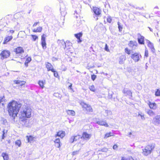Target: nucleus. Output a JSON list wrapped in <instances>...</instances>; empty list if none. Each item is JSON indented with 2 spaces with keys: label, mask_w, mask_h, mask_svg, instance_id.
<instances>
[{
  "label": "nucleus",
  "mask_w": 160,
  "mask_h": 160,
  "mask_svg": "<svg viewBox=\"0 0 160 160\" xmlns=\"http://www.w3.org/2000/svg\"><path fill=\"white\" fill-rule=\"evenodd\" d=\"M21 106L20 103H19L14 101L10 102L8 104V108L9 114L13 119L17 116Z\"/></svg>",
  "instance_id": "1"
},
{
  "label": "nucleus",
  "mask_w": 160,
  "mask_h": 160,
  "mask_svg": "<svg viewBox=\"0 0 160 160\" xmlns=\"http://www.w3.org/2000/svg\"><path fill=\"white\" fill-rule=\"evenodd\" d=\"M32 110L29 106L24 105L22 106L20 112L19 119L24 124L28 121L27 118L31 116Z\"/></svg>",
  "instance_id": "2"
},
{
  "label": "nucleus",
  "mask_w": 160,
  "mask_h": 160,
  "mask_svg": "<svg viewBox=\"0 0 160 160\" xmlns=\"http://www.w3.org/2000/svg\"><path fill=\"white\" fill-rule=\"evenodd\" d=\"M155 147V144H151L147 145L142 150V154L145 156H148V155L150 154L152 151L153 150Z\"/></svg>",
  "instance_id": "3"
},
{
  "label": "nucleus",
  "mask_w": 160,
  "mask_h": 160,
  "mask_svg": "<svg viewBox=\"0 0 160 160\" xmlns=\"http://www.w3.org/2000/svg\"><path fill=\"white\" fill-rule=\"evenodd\" d=\"M81 105L82 106L83 109H85L88 112H92V109L90 105L84 102H82Z\"/></svg>",
  "instance_id": "4"
},
{
  "label": "nucleus",
  "mask_w": 160,
  "mask_h": 160,
  "mask_svg": "<svg viewBox=\"0 0 160 160\" xmlns=\"http://www.w3.org/2000/svg\"><path fill=\"white\" fill-rule=\"evenodd\" d=\"M131 58L135 62H138L140 59V57L141 56L139 53H135L133 54H132L131 55Z\"/></svg>",
  "instance_id": "5"
},
{
  "label": "nucleus",
  "mask_w": 160,
  "mask_h": 160,
  "mask_svg": "<svg viewBox=\"0 0 160 160\" xmlns=\"http://www.w3.org/2000/svg\"><path fill=\"white\" fill-rule=\"evenodd\" d=\"M152 123L156 125H158L160 124V115H157L153 118Z\"/></svg>",
  "instance_id": "6"
},
{
  "label": "nucleus",
  "mask_w": 160,
  "mask_h": 160,
  "mask_svg": "<svg viewBox=\"0 0 160 160\" xmlns=\"http://www.w3.org/2000/svg\"><path fill=\"white\" fill-rule=\"evenodd\" d=\"M57 42L61 48H63L64 49L67 48L66 43L63 40L58 39Z\"/></svg>",
  "instance_id": "7"
},
{
  "label": "nucleus",
  "mask_w": 160,
  "mask_h": 160,
  "mask_svg": "<svg viewBox=\"0 0 160 160\" xmlns=\"http://www.w3.org/2000/svg\"><path fill=\"white\" fill-rule=\"evenodd\" d=\"M10 52L7 50H4L0 54L1 57L3 59L7 58L9 57L10 55Z\"/></svg>",
  "instance_id": "8"
},
{
  "label": "nucleus",
  "mask_w": 160,
  "mask_h": 160,
  "mask_svg": "<svg viewBox=\"0 0 160 160\" xmlns=\"http://www.w3.org/2000/svg\"><path fill=\"white\" fill-rule=\"evenodd\" d=\"M46 35L43 34L42 36L41 44L43 49H45L46 48V43L45 41Z\"/></svg>",
  "instance_id": "9"
},
{
  "label": "nucleus",
  "mask_w": 160,
  "mask_h": 160,
  "mask_svg": "<svg viewBox=\"0 0 160 160\" xmlns=\"http://www.w3.org/2000/svg\"><path fill=\"white\" fill-rule=\"evenodd\" d=\"M138 39L139 44H143L144 43V37L139 33L138 34Z\"/></svg>",
  "instance_id": "10"
},
{
  "label": "nucleus",
  "mask_w": 160,
  "mask_h": 160,
  "mask_svg": "<svg viewBox=\"0 0 160 160\" xmlns=\"http://www.w3.org/2000/svg\"><path fill=\"white\" fill-rule=\"evenodd\" d=\"M45 65L48 71H53V70L54 69H53V66L50 63L48 62H46Z\"/></svg>",
  "instance_id": "11"
},
{
  "label": "nucleus",
  "mask_w": 160,
  "mask_h": 160,
  "mask_svg": "<svg viewBox=\"0 0 160 160\" xmlns=\"http://www.w3.org/2000/svg\"><path fill=\"white\" fill-rule=\"evenodd\" d=\"M97 123L100 125L106 127L109 126L106 121L99 120L97 121Z\"/></svg>",
  "instance_id": "12"
},
{
  "label": "nucleus",
  "mask_w": 160,
  "mask_h": 160,
  "mask_svg": "<svg viewBox=\"0 0 160 160\" xmlns=\"http://www.w3.org/2000/svg\"><path fill=\"white\" fill-rule=\"evenodd\" d=\"M148 105L149 106L150 108L151 109L155 110L157 108V104L155 102L152 103L149 102L148 103Z\"/></svg>",
  "instance_id": "13"
},
{
  "label": "nucleus",
  "mask_w": 160,
  "mask_h": 160,
  "mask_svg": "<svg viewBox=\"0 0 160 160\" xmlns=\"http://www.w3.org/2000/svg\"><path fill=\"white\" fill-rule=\"evenodd\" d=\"M93 11L95 14L97 15H100L101 14V10L97 7H94Z\"/></svg>",
  "instance_id": "14"
},
{
  "label": "nucleus",
  "mask_w": 160,
  "mask_h": 160,
  "mask_svg": "<svg viewBox=\"0 0 160 160\" xmlns=\"http://www.w3.org/2000/svg\"><path fill=\"white\" fill-rule=\"evenodd\" d=\"M14 51L16 52L17 54L18 53H22L24 52V50L21 47H19L16 48Z\"/></svg>",
  "instance_id": "15"
},
{
  "label": "nucleus",
  "mask_w": 160,
  "mask_h": 160,
  "mask_svg": "<svg viewBox=\"0 0 160 160\" xmlns=\"http://www.w3.org/2000/svg\"><path fill=\"white\" fill-rule=\"evenodd\" d=\"M126 58L125 55H122L119 58V63L120 64H122L126 59Z\"/></svg>",
  "instance_id": "16"
},
{
  "label": "nucleus",
  "mask_w": 160,
  "mask_h": 160,
  "mask_svg": "<svg viewBox=\"0 0 160 160\" xmlns=\"http://www.w3.org/2000/svg\"><path fill=\"white\" fill-rule=\"evenodd\" d=\"M65 135V132L63 131H59L58 133L55 136V138L57 137L58 136L60 137L61 138H63Z\"/></svg>",
  "instance_id": "17"
},
{
  "label": "nucleus",
  "mask_w": 160,
  "mask_h": 160,
  "mask_svg": "<svg viewBox=\"0 0 160 160\" xmlns=\"http://www.w3.org/2000/svg\"><path fill=\"white\" fill-rule=\"evenodd\" d=\"M91 137V135L88 134L87 132H84L83 133L82 137L86 140H89L90 138Z\"/></svg>",
  "instance_id": "18"
},
{
  "label": "nucleus",
  "mask_w": 160,
  "mask_h": 160,
  "mask_svg": "<svg viewBox=\"0 0 160 160\" xmlns=\"http://www.w3.org/2000/svg\"><path fill=\"white\" fill-rule=\"evenodd\" d=\"M138 43L135 41H130L129 44L130 47L132 48H135L137 47Z\"/></svg>",
  "instance_id": "19"
},
{
  "label": "nucleus",
  "mask_w": 160,
  "mask_h": 160,
  "mask_svg": "<svg viewBox=\"0 0 160 160\" xmlns=\"http://www.w3.org/2000/svg\"><path fill=\"white\" fill-rule=\"evenodd\" d=\"M14 82L16 84H18L19 86H20L24 85L26 83L25 81L20 80H15Z\"/></svg>",
  "instance_id": "20"
},
{
  "label": "nucleus",
  "mask_w": 160,
  "mask_h": 160,
  "mask_svg": "<svg viewBox=\"0 0 160 160\" xmlns=\"http://www.w3.org/2000/svg\"><path fill=\"white\" fill-rule=\"evenodd\" d=\"M82 36V33L81 32H80L78 33L75 34V37L78 40V43H80L82 42V40H81L80 38Z\"/></svg>",
  "instance_id": "21"
},
{
  "label": "nucleus",
  "mask_w": 160,
  "mask_h": 160,
  "mask_svg": "<svg viewBox=\"0 0 160 160\" xmlns=\"http://www.w3.org/2000/svg\"><path fill=\"white\" fill-rule=\"evenodd\" d=\"M147 113L151 117L154 116L155 114V113L151 109H148L147 111Z\"/></svg>",
  "instance_id": "22"
},
{
  "label": "nucleus",
  "mask_w": 160,
  "mask_h": 160,
  "mask_svg": "<svg viewBox=\"0 0 160 160\" xmlns=\"http://www.w3.org/2000/svg\"><path fill=\"white\" fill-rule=\"evenodd\" d=\"M54 142L55 143V146L59 148L61 147L60 140L59 138L56 139L54 141Z\"/></svg>",
  "instance_id": "23"
},
{
  "label": "nucleus",
  "mask_w": 160,
  "mask_h": 160,
  "mask_svg": "<svg viewBox=\"0 0 160 160\" xmlns=\"http://www.w3.org/2000/svg\"><path fill=\"white\" fill-rule=\"evenodd\" d=\"M123 92L124 93L125 96L128 95L130 96H132V93L130 90L124 89L123 90Z\"/></svg>",
  "instance_id": "24"
},
{
  "label": "nucleus",
  "mask_w": 160,
  "mask_h": 160,
  "mask_svg": "<svg viewBox=\"0 0 160 160\" xmlns=\"http://www.w3.org/2000/svg\"><path fill=\"white\" fill-rule=\"evenodd\" d=\"M2 156L3 157L4 160H8L9 159L8 155L6 152H3L2 154Z\"/></svg>",
  "instance_id": "25"
},
{
  "label": "nucleus",
  "mask_w": 160,
  "mask_h": 160,
  "mask_svg": "<svg viewBox=\"0 0 160 160\" xmlns=\"http://www.w3.org/2000/svg\"><path fill=\"white\" fill-rule=\"evenodd\" d=\"M66 112L67 114L69 115H71L72 116H74L75 115V112L72 110H67L66 111Z\"/></svg>",
  "instance_id": "26"
},
{
  "label": "nucleus",
  "mask_w": 160,
  "mask_h": 160,
  "mask_svg": "<svg viewBox=\"0 0 160 160\" xmlns=\"http://www.w3.org/2000/svg\"><path fill=\"white\" fill-rule=\"evenodd\" d=\"M148 46L150 48L152 52H155V49L153 46V45L152 43L150 42L148 44Z\"/></svg>",
  "instance_id": "27"
},
{
  "label": "nucleus",
  "mask_w": 160,
  "mask_h": 160,
  "mask_svg": "<svg viewBox=\"0 0 160 160\" xmlns=\"http://www.w3.org/2000/svg\"><path fill=\"white\" fill-rule=\"evenodd\" d=\"M26 138L28 140V142H30L31 141L33 140L34 138L31 136H27Z\"/></svg>",
  "instance_id": "28"
},
{
  "label": "nucleus",
  "mask_w": 160,
  "mask_h": 160,
  "mask_svg": "<svg viewBox=\"0 0 160 160\" xmlns=\"http://www.w3.org/2000/svg\"><path fill=\"white\" fill-rule=\"evenodd\" d=\"M12 39V36L7 37L5 39L3 43L4 44L6 43L7 42L11 40Z\"/></svg>",
  "instance_id": "29"
},
{
  "label": "nucleus",
  "mask_w": 160,
  "mask_h": 160,
  "mask_svg": "<svg viewBox=\"0 0 160 160\" xmlns=\"http://www.w3.org/2000/svg\"><path fill=\"white\" fill-rule=\"evenodd\" d=\"M105 114L104 115L105 116H107L108 115H110L112 114V112L111 111L108 110H106L105 111Z\"/></svg>",
  "instance_id": "30"
},
{
  "label": "nucleus",
  "mask_w": 160,
  "mask_h": 160,
  "mask_svg": "<svg viewBox=\"0 0 160 160\" xmlns=\"http://www.w3.org/2000/svg\"><path fill=\"white\" fill-rule=\"evenodd\" d=\"M113 94V93L112 91H108V98L109 99H111L112 98V95Z\"/></svg>",
  "instance_id": "31"
},
{
  "label": "nucleus",
  "mask_w": 160,
  "mask_h": 160,
  "mask_svg": "<svg viewBox=\"0 0 160 160\" xmlns=\"http://www.w3.org/2000/svg\"><path fill=\"white\" fill-rule=\"evenodd\" d=\"M113 135V134L111 132L107 133L105 134L104 138H108Z\"/></svg>",
  "instance_id": "32"
},
{
  "label": "nucleus",
  "mask_w": 160,
  "mask_h": 160,
  "mask_svg": "<svg viewBox=\"0 0 160 160\" xmlns=\"http://www.w3.org/2000/svg\"><path fill=\"white\" fill-rule=\"evenodd\" d=\"M118 28L119 29V32H121L122 31V25L119 22H118Z\"/></svg>",
  "instance_id": "33"
},
{
  "label": "nucleus",
  "mask_w": 160,
  "mask_h": 160,
  "mask_svg": "<svg viewBox=\"0 0 160 160\" xmlns=\"http://www.w3.org/2000/svg\"><path fill=\"white\" fill-rule=\"evenodd\" d=\"M89 88L92 91L94 92L95 91V87L93 85L90 86L89 87Z\"/></svg>",
  "instance_id": "34"
},
{
  "label": "nucleus",
  "mask_w": 160,
  "mask_h": 160,
  "mask_svg": "<svg viewBox=\"0 0 160 160\" xmlns=\"http://www.w3.org/2000/svg\"><path fill=\"white\" fill-rule=\"evenodd\" d=\"M38 83L40 86L42 88H43L44 87V84L43 82L42 81H39Z\"/></svg>",
  "instance_id": "35"
},
{
  "label": "nucleus",
  "mask_w": 160,
  "mask_h": 160,
  "mask_svg": "<svg viewBox=\"0 0 160 160\" xmlns=\"http://www.w3.org/2000/svg\"><path fill=\"white\" fill-rule=\"evenodd\" d=\"M15 144L18 146V147H20L21 145V141L19 140H17L15 141Z\"/></svg>",
  "instance_id": "36"
},
{
  "label": "nucleus",
  "mask_w": 160,
  "mask_h": 160,
  "mask_svg": "<svg viewBox=\"0 0 160 160\" xmlns=\"http://www.w3.org/2000/svg\"><path fill=\"white\" fill-rule=\"evenodd\" d=\"M31 60V58L30 57H28L26 60L25 65H26V63L28 64L29 62Z\"/></svg>",
  "instance_id": "37"
},
{
  "label": "nucleus",
  "mask_w": 160,
  "mask_h": 160,
  "mask_svg": "<svg viewBox=\"0 0 160 160\" xmlns=\"http://www.w3.org/2000/svg\"><path fill=\"white\" fill-rule=\"evenodd\" d=\"M155 95L156 96H160V90L159 89H157L155 92Z\"/></svg>",
  "instance_id": "38"
},
{
  "label": "nucleus",
  "mask_w": 160,
  "mask_h": 160,
  "mask_svg": "<svg viewBox=\"0 0 160 160\" xmlns=\"http://www.w3.org/2000/svg\"><path fill=\"white\" fill-rule=\"evenodd\" d=\"M53 71L52 72H54V77L57 78L58 76V72L57 71H55L54 69L53 70Z\"/></svg>",
  "instance_id": "39"
},
{
  "label": "nucleus",
  "mask_w": 160,
  "mask_h": 160,
  "mask_svg": "<svg viewBox=\"0 0 160 160\" xmlns=\"http://www.w3.org/2000/svg\"><path fill=\"white\" fill-rule=\"evenodd\" d=\"M74 141H76L78 139L80 138V135H77L74 137H73Z\"/></svg>",
  "instance_id": "40"
},
{
  "label": "nucleus",
  "mask_w": 160,
  "mask_h": 160,
  "mask_svg": "<svg viewBox=\"0 0 160 160\" xmlns=\"http://www.w3.org/2000/svg\"><path fill=\"white\" fill-rule=\"evenodd\" d=\"M112 21V18L111 17L108 16L107 18V21L108 22L110 23Z\"/></svg>",
  "instance_id": "41"
},
{
  "label": "nucleus",
  "mask_w": 160,
  "mask_h": 160,
  "mask_svg": "<svg viewBox=\"0 0 160 160\" xmlns=\"http://www.w3.org/2000/svg\"><path fill=\"white\" fill-rule=\"evenodd\" d=\"M138 116H140L141 117V119L142 120H144L145 119V118L144 117V115L143 114H139L138 115Z\"/></svg>",
  "instance_id": "42"
},
{
  "label": "nucleus",
  "mask_w": 160,
  "mask_h": 160,
  "mask_svg": "<svg viewBox=\"0 0 160 160\" xmlns=\"http://www.w3.org/2000/svg\"><path fill=\"white\" fill-rule=\"evenodd\" d=\"M31 36L34 41H36L38 38V37L37 36L32 35Z\"/></svg>",
  "instance_id": "43"
},
{
  "label": "nucleus",
  "mask_w": 160,
  "mask_h": 160,
  "mask_svg": "<svg viewBox=\"0 0 160 160\" xmlns=\"http://www.w3.org/2000/svg\"><path fill=\"white\" fill-rule=\"evenodd\" d=\"M121 160H134V159L132 158H131L128 159L126 158H125L123 157L122 158Z\"/></svg>",
  "instance_id": "44"
},
{
  "label": "nucleus",
  "mask_w": 160,
  "mask_h": 160,
  "mask_svg": "<svg viewBox=\"0 0 160 160\" xmlns=\"http://www.w3.org/2000/svg\"><path fill=\"white\" fill-rule=\"evenodd\" d=\"M125 52L129 55L130 54V51L127 48L125 49Z\"/></svg>",
  "instance_id": "45"
},
{
  "label": "nucleus",
  "mask_w": 160,
  "mask_h": 160,
  "mask_svg": "<svg viewBox=\"0 0 160 160\" xmlns=\"http://www.w3.org/2000/svg\"><path fill=\"white\" fill-rule=\"evenodd\" d=\"M105 50L107 52H109V50L108 48V45L107 44H105V46L104 48Z\"/></svg>",
  "instance_id": "46"
},
{
  "label": "nucleus",
  "mask_w": 160,
  "mask_h": 160,
  "mask_svg": "<svg viewBox=\"0 0 160 160\" xmlns=\"http://www.w3.org/2000/svg\"><path fill=\"white\" fill-rule=\"evenodd\" d=\"M96 75H93L91 76V78L93 81H94L96 79Z\"/></svg>",
  "instance_id": "47"
},
{
  "label": "nucleus",
  "mask_w": 160,
  "mask_h": 160,
  "mask_svg": "<svg viewBox=\"0 0 160 160\" xmlns=\"http://www.w3.org/2000/svg\"><path fill=\"white\" fill-rule=\"evenodd\" d=\"M145 56L146 57H148V51L147 49H145Z\"/></svg>",
  "instance_id": "48"
},
{
  "label": "nucleus",
  "mask_w": 160,
  "mask_h": 160,
  "mask_svg": "<svg viewBox=\"0 0 160 160\" xmlns=\"http://www.w3.org/2000/svg\"><path fill=\"white\" fill-rule=\"evenodd\" d=\"M42 29V27H38L37 29V30L38 31V32H41Z\"/></svg>",
  "instance_id": "49"
},
{
  "label": "nucleus",
  "mask_w": 160,
  "mask_h": 160,
  "mask_svg": "<svg viewBox=\"0 0 160 160\" xmlns=\"http://www.w3.org/2000/svg\"><path fill=\"white\" fill-rule=\"evenodd\" d=\"M118 148V146L116 144L114 145L113 147V148L114 150H116Z\"/></svg>",
  "instance_id": "50"
},
{
  "label": "nucleus",
  "mask_w": 160,
  "mask_h": 160,
  "mask_svg": "<svg viewBox=\"0 0 160 160\" xmlns=\"http://www.w3.org/2000/svg\"><path fill=\"white\" fill-rule=\"evenodd\" d=\"M74 141V139H73V137H72L71 138H70V142H71V143H72Z\"/></svg>",
  "instance_id": "51"
},
{
  "label": "nucleus",
  "mask_w": 160,
  "mask_h": 160,
  "mask_svg": "<svg viewBox=\"0 0 160 160\" xmlns=\"http://www.w3.org/2000/svg\"><path fill=\"white\" fill-rule=\"evenodd\" d=\"M78 152V151H74L72 152V155H75L77 154Z\"/></svg>",
  "instance_id": "52"
},
{
  "label": "nucleus",
  "mask_w": 160,
  "mask_h": 160,
  "mask_svg": "<svg viewBox=\"0 0 160 160\" xmlns=\"http://www.w3.org/2000/svg\"><path fill=\"white\" fill-rule=\"evenodd\" d=\"M39 22H35L33 25V27H35L37 25V24L39 23Z\"/></svg>",
  "instance_id": "53"
},
{
  "label": "nucleus",
  "mask_w": 160,
  "mask_h": 160,
  "mask_svg": "<svg viewBox=\"0 0 160 160\" xmlns=\"http://www.w3.org/2000/svg\"><path fill=\"white\" fill-rule=\"evenodd\" d=\"M4 100L3 98L0 97V103Z\"/></svg>",
  "instance_id": "54"
},
{
  "label": "nucleus",
  "mask_w": 160,
  "mask_h": 160,
  "mask_svg": "<svg viewBox=\"0 0 160 160\" xmlns=\"http://www.w3.org/2000/svg\"><path fill=\"white\" fill-rule=\"evenodd\" d=\"M108 151V149L106 148H104L102 149V151L103 152H106Z\"/></svg>",
  "instance_id": "55"
},
{
  "label": "nucleus",
  "mask_w": 160,
  "mask_h": 160,
  "mask_svg": "<svg viewBox=\"0 0 160 160\" xmlns=\"http://www.w3.org/2000/svg\"><path fill=\"white\" fill-rule=\"evenodd\" d=\"M72 84L71 83L70 84V85L69 86V88L71 90H72Z\"/></svg>",
  "instance_id": "56"
},
{
  "label": "nucleus",
  "mask_w": 160,
  "mask_h": 160,
  "mask_svg": "<svg viewBox=\"0 0 160 160\" xmlns=\"http://www.w3.org/2000/svg\"><path fill=\"white\" fill-rule=\"evenodd\" d=\"M4 134H5V132H4V131H3V134H2V139H4V137H5V136H4Z\"/></svg>",
  "instance_id": "57"
},
{
  "label": "nucleus",
  "mask_w": 160,
  "mask_h": 160,
  "mask_svg": "<svg viewBox=\"0 0 160 160\" xmlns=\"http://www.w3.org/2000/svg\"><path fill=\"white\" fill-rule=\"evenodd\" d=\"M32 31L34 32H38V31L37 30V29H34Z\"/></svg>",
  "instance_id": "58"
},
{
  "label": "nucleus",
  "mask_w": 160,
  "mask_h": 160,
  "mask_svg": "<svg viewBox=\"0 0 160 160\" xmlns=\"http://www.w3.org/2000/svg\"><path fill=\"white\" fill-rule=\"evenodd\" d=\"M10 32L11 33H13L14 32V31L13 30H11L10 31Z\"/></svg>",
  "instance_id": "59"
},
{
  "label": "nucleus",
  "mask_w": 160,
  "mask_h": 160,
  "mask_svg": "<svg viewBox=\"0 0 160 160\" xmlns=\"http://www.w3.org/2000/svg\"><path fill=\"white\" fill-rule=\"evenodd\" d=\"M147 63H146V65H145V68H146V69H147V68H148V66H147Z\"/></svg>",
  "instance_id": "60"
},
{
  "label": "nucleus",
  "mask_w": 160,
  "mask_h": 160,
  "mask_svg": "<svg viewBox=\"0 0 160 160\" xmlns=\"http://www.w3.org/2000/svg\"><path fill=\"white\" fill-rule=\"evenodd\" d=\"M148 28H149V29H150V31H152V28H149V27Z\"/></svg>",
  "instance_id": "61"
},
{
  "label": "nucleus",
  "mask_w": 160,
  "mask_h": 160,
  "mask_svg": "<svg viewBox=\"0 0 160 160\" xmlns=\"http://www.w3.org/2000/svg\"><path fill=\"white\" fill-rule=\"evenodd\" d=\"M131 134H132V133H131V132H129V135H128L130 136V135H131Z\"/></svg>",
  "instance_id": "62"
},
{
  "label": "nucleus",
  "mask_w": 160,
  "mask_h": 160,
  "mask_svg": "<svg viewBox=\"0 0 160 160\" xmlns=\"http://www.w3.org/2000/svg\"><path fill=\"white\" fill-rule=\"evenodd\" d=\"M98 18L97 17V18H96V20H98Z\"/></svg>",
  "instance_id": "63"
},
{
  "label": "nucleus",
  "mask_w": 160,
  "mask_h": 160,
  "mask_svg": "<svg viewBox=\"0 0 160 160\" xmlns=\"http://www.w3.org/2000/svg\"><path fill=\"white\" fill-rule=\"evenodd\" d=\"M6 122V120H5L4 121V122Z\"/></svg>",
  "instance_id": "64"
}]
</instances>
